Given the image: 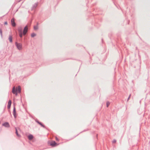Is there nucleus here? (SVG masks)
Returning a JSON list of instances; mask_svg holds the SVG:
<instances>
[{
    "instance_id": "nucleus-1",
    "label": "nucleus",
    "mask_w": 150,
    "mask_h": 150,
    "mask_svg": "<svg viewBox=\"0 0 150 150\" xmlns=\"http://www.w3.org/2000/svg\"><path fill=\"white\" fill-rule=\"evenodd\" d=\"M21 91V88L20 86L17 87L15 90V87H13V88L12 92L13 93L15 94L16 95H17L18 93H20Z\"/></svg>"
},
{
    "instance_id": "nucleus-2",
    "label": "nucleus",
    "mask_w": 150,
    "mask_h": 150,
    "mask_svg": "<svg viewBox=\"0 0 150 150\" xmlns=\"http://www.w3.org/2000/svg\"><path fill=\"white\" fill-rule=\"evenodd\" d=\"M16 45L18 49L20 50L22 49V45L21 44L16 42Z\"/></svg>"
},
{
    "instance_id": "nucleus-3",
    "label": "nucleus",
    "mask_w": 150,
    "mask_h": 150,
    "mask_svg": "<svg viewBox=\"0 0 150 150\" xmlns=\"http://www.w3.org/2000/svg\"><path fill=\"white\" fill-rule=\"evenodd\" d=\"M28 26L27 25L24 28L23 32V34L25 35L28 31Z\"/></svg>"
},
{
    "instance_id": "nucleus-4",
    "label": "nucleus",
    "mask_w": 150,
    "mask_h": 150,
    "mask_svg": "<svg viewBox=\"0 0 150 150\" xmlns=\"http://www.w3.org/2000/svg\"><path fill=\"white\" fill-rule=\"evenodd\" d=\"M58 145V144H57L54 141H52L50 143L51 146H55Z\"/></svg>"
},
{
    "instance_id": "nucleus-5",
    "label": "nucleus",
    "mask_w": 150,
    "mask_h": 150,
    "mask_svg": "<svg viewBox=\"0 0 150 150\" xmlns=\"http://www.w3.org/2000/svg\"><path fill=\"white\" fill-rule=\"evenodd\" d=\"M2 125L6 127H10V125L8 122H6L2 124Z\"/></svg>"
},
{
    "instance_id": "nucleus-6",
    "label": "nucleus",
    "mask_w": 150,
    "mask_h": 150,
    "mask_svg": "<svg viewBox=\"0 0 150 150\" xmlns=\"http://www.w3.org/2000/svg\"><path fill=\"white\" fill-rule=\"evenodd\" d=\"M12 25L13 26H16V23L14 22V18H12L11 20Z\"/></svg>"
},
{
    "instance_id": "nucleus-7",
    "label": "nucleus",
    "mask_w": 150,
    "mask_h": 150,
    "mask_svg": "<svg viewBox=\"0 0 150 150\" xmlns=\"http://www.w3.org/2000/svg\"><path fill=\"white\" fill-rule=\"evenodd\" d=\"M13 115L15 118L16 117V109L15 107H14L13 109Z\"/></svg>"
},
{
    "instance_id": "nucleus-8",
    "label": "nucleus",
    "mask_w": 150,
    "mask_h": 150,
    "mask_svg": "<svg viewBox=\"0 0 150 150\" xmlns=\"http://www.w3.org/2000/svg\"><path fill=\"white\" fill-rule=\"evenodd\" d=\"M11 100H9L8 102V105L7 107L8 109H9L11 107Z\"/></svg>"
},
{
    "instance_id": "nucleus-9",
    "label": "nucleus",
    "mask_w": 150,
    "mask_h": 150,
    "mask_svg": "<svg viewBox=\"0 0 150 150\" xmlns=\"http://www.w3.org/2000/svg\"><path fill=\"white\" fill-rule=\"evenodd\" d=\"M28 138L29 139L31 140V139H33V136L32 135H29L28 136Z\"/></svg>"
},
{
    "instance_id": "nucleus-10",
    "label": "nucleus",
    "mask_w": 150,
    "mask_h": 150,
    "mask_svg": "<svg viewBox=\"0 0 150 150\" xmlns=\"http://www.w3.org/2000/svg\"><path fill=\"white\" fill-rule=\"evenodd\" d=\"M12 37L11 36H10L9 38V40L11 42H12Z\"/></svg>"
},
{
    "instance_id": "nucleus-11",
    "label": "nucleus",
    "mask_w": 150,
    "mask_h": 150,
    "mask_svg": "<svg viewBox=\"0 0 150 150\" xmlns=\"http://www.w3.org/2000/svg\"><path fill=\"white\" fill-rule=\"evenodd\" d=\"M36 35L34 33H33L31 34V36L32 37H33L35 36Z\"/></svg>"
},
{
    "instance_id": "nucleus-12",
    "label": "nucleus",
    "mask_w": 150,
    "mask_h": 150,
    "mask_svg": "<svg viewBox=\"0 0 150 150\" xmlns=\"http://www.w3.org/2000/svg\"><path fill=\"white\" fill-rule=\"evenodd\" d=\"M38 27L37 25L36 26H35L34 27V28L35 30H37L38 29Z\"/></svg>"
},
{
    "instance_id": "nucleus-13",
    "label": "nucleus",
    "mask_w": 150,
    "mask_h": 150,
    "mask_svg": "<svg viewBox=\"0 0 150 150\" xmlns=\"http://www.w3.org/2000/svg\"><path fill=\"white\" fill-rule=\"evenodd\" d=\"M20 31V32H21V33H20L19 34V35H20V36L21 38L22 37V36H23V34H22V33L21 32V30H19Z\"/></svg>"
},
{
    "instance_id": "nucleus-14",
    "label": "nucleus",
    "mask_w": 150,
    "mask_h": 150,
    "mask_svg": "<svg viewBox=\"0 0 150 150\" xmlns=\"http://www.w3.org/2000/svg\"><path fill=\"white\" fill-rule=\"evenodd\" d=\"M110 104V103L109 102H107L106 103L107 107H108Z\"/></svg>"
},
{
    "instance_id": "nucleus-15",
    "label": "nucleus",
    "mask_w": 150,
    "mask_h": 150,
    "mask_svg": "<svg viewBox=\"0 0 150 150\" xmlns=\"http://www.w3.org/2000/svg\"><path fill=\"white\" fill-rule=\"evenodd\" d=\"M16 134H17V136L18 137H20L19 135L18 134V133L17 130V129H16Z\"/></svg>"
},
{
    "instance_id": "nucleus-16",
    "label": "nucleus",
    "mask_w": 150,
    "mask_h": 150,
    "mask_svg": "<svg viewBox=\"0 0 150 150\" xmlns=\"http://www.w3.org/2000/svg\"><path fill=\"white\" fill-rule=\"evenodd\" d=\"M0 33L1 35H2V30L1 29H0Z\"/></svg>"
},
{
    "instance_id": "nucleus-17",
    "label": "nucleus",
    "mask_w": 150,
    "mask_h": 150,
    "mask_svg": "<svg viewBox=\"0 0 150 150\" xmlns=\"http://www.w3.org/2000/svg\"><path fill=\"white\" fill-rule=\"evenodd\" d=\"M38 122L40 125H41L43 127V125L40 122Z\"/></svg>"
},
{
    "instance_id": "nucleus-18",
    "label": "nucleus",
    "mask_w": 150,
    "mask_h": 150,
    "mask_svg": "<svg viewBox=\"0 0 150 150\" xmlns=\"http://www.w3.org/2000/svg\"><path fill=\"white\" fill-rule=\"evenodd\" d=\"M116 140H114L113 141H112V143H115L116 142Z\"/></svg>"
},
{
    "instance_id": "nucleus-19",
    "label": "nucleus",
    "mask_w": 150,
    "mask_h": 150,
    "mask_svg": "<svg viewBox=\"0 0 150 150\" xmlns=\"http://www.w3.org/2000/svg\"><path fill=\"white\" fill-rule=\"evenodd\" d=\"M56 140L57 141H59V140L58 139L57 137H56Z\"/></svg>"
},
{
    "instance_id": "nucleus-20",
    "label": "nucleus",
    "mask_w": 150,
    "mask_h": 150,
    "mask_svg": "<svg viewBox=\"0 0 150 150\" xmlns=\"http://www.w3.org/2000/svg\"><path fill=\"white\" fill-rule=\"evenodd\" d=\"M4 24L5 25H7V22H6L4 23Z\"/></svg>"
},
{
    "instance_id": "nucleus-21",
    "label": "nucleus",
    "mask_w": 150,
    "mask_h": 150,
    "mask_svg": "<svg viewBox=\"0 0 150 150\" xmlns=\"http://www.w3.org/2000/svg\"><path fill=\"white\" fill-rule=\"evenodd\" d=\"M130 96H131V95H129V98H128V100H129V98H130Z\"/></svg>"
}]
</instances>
